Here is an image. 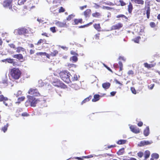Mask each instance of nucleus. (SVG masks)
<instances>
[{"instance_id": "nucleus-55", "label": "nucleus", "mask_w": 160, "mask_h": 160, "mask_svg": "<svg viewBox=\"0 0 160 160\" xmlns=\"http://www.w3.org/2000/svg\"><path fill=\"white\" fill-rule=\"evenodd\" d=\"M8 46L11 48L15 49V45L13 44H8Z\"/></svg>"}, {"instance_id": "nucleus-18", "label": "nucleus", "mask_w": 160, "mask_h": 160, "mask_svg": "<svg viewBox=\"0 0 160 160\" xmlns=\"http://www.w3.org/2000/svg\"><path fill=\"white\" fill-rule=\"evenodd\" d=\"M143 134L145 136H148L149 134V127H147L144 129L143 132Z\"/></svg>"}, {"instance_id": "nucleus-46", "label": "nucleus", "mask_w": 160, "mask_h": 160, "mask_svg": "<svg viewBox=\"0 0 160 160\" xmlns=\"http://www.w3.org/2000/svg\"><path fill=\"white\" fill-rule=\"evenodd\" d=\"M131 90L133 93L134 94H136V92L134 88L131 87Z\"/></svg>"}, {"instance_id": "nucleus-39", "label": "nucleus", "mask_w": 160, "mask_h": 160, "mask_svg": "<svg viewBox=\"0 0 160 160\" xmlns=\"http://www.w3.org/2000/svg\"><path fill=\"white\" fill-rule=\"evenodd\" d=\"M27 0H19L18 3L19 5H21L23 4Z\"/></svg>"}, {"instance_id": "nucleus-10", "label": "nucleus", "mask_w": 160, "mask_h": 160, "mask_svg": "<svg viewBox=\"0 0 160 160\" xmlns=\"http://www.w3.org/2000/svg\"><path fill=\"white\" fill-rule=\"evenodd\" d=\"M55 24L57 26L60 28L64 27L66 26V22H62L59 21H56Z\"/></svg>"}, {"instance_id": "nucleus-35", "label": "nucleus", "mask_w": 160, "mask_h": 160, "mask_svg": "<svg viewBox=\"0 0 160 160\" xmlns=\"http://www.w3.org/2000/svg\"><path fill=\"white\" fill-rule=\"evenodd\" d=\"M30 101H29V98H28V100L25 102V104L26 107L31 106Z\"/></svg>"}, {"instance_id": "nucleus-8", "label": "nucleus", "mask_w": 160, "mask_h": 160, "mask_svg": "<svg viewBox=\"0 0 160 160\" xmlns=\"http://www.w3.org/2000/svg\"><path fill=\"white\" fill-rule=\"evenodd\" d=\"M130 128L133 132L135 133H138L140 132L139 128L134 126H130Z\"/></svg>"}, {"instance_id": "nucleus-37", "label": "nucleus", "mask_w": 160, "mask_h": 160, "mask_svg": "<svg viewBox=\"0 0 160 160\" xmlns=\"http://www.w3.org/2000/svg\"><path fill=\"white\" fill-rule=\"evenodd\" d=\"M94 27L96 30L99 31L100 28L99 24H95L94 25Z\"/></svg>"}, {"instance_id": "nucleus-47", "label": "nucleus", "mask_w": 160, "mask_h": 160, "mask_svg": "<svg viewBox=\"0 0 160 160\" xmlns=\"http://www.w3.org/2000/svg\"><path fill=\"white\" fill-rule=\"evenodd\" d=\"M22 93V92L21 91H18L16 94H15V95L17 97H18L20 95H21Z\"/></svg>"}, {"instance_id": "nucleus-5", "label": "nucleus", "mask_w": 160, "mask_h": 160, "mask_svg": "<svg viewBox=\"0 0 160 160\" xmlns=\"http://www.w3.org/2000/svg\"><path fill=\"white\" fill-rule=\"evenodd\" d=\"M15 32H17L19 35H22L25 33H27L28 32V30L25 28H22L18 29L15 30Z\"/></svg>"}, {"instance_id": "nucleus-38", "label": "nucleus", "mask_w": 160, "mask_h": 160, "mask_svg": "<svg viewBox=\"0 0 160 160\" xmlns=\"http://www.w3.org/2000/svg\"><path fill=\"white\" fill-rule=\"evenodd\" d=\"M101 15L100 13L98 12H96L95 13H93L92 14V16L93 17H98L100 16Z\"/></svg>"}, {"instance_id": "nucleus-40", "label": "nucleus", "mask_w": 160, "mask_h": 160, "mask_svg": "<svg viewBox=\"0 0 160 160\" xmlns=\"http://www.w3.org/2000/svg\"><path fill=\"white\" fill-rule=\"evenodd\" d=\"M74 15L73 14H71L68 16L67 18V20L68 21L70 20L72 18L74 17Z\"/></svg>"}, {"instance_id": "nucleus-58", "label": "nucleus", "mask_w": 160, "mask_h": 160, "mask_svg": "<svg viewBox=\"0 0 160 160\" xmlns=\"http://www.w3.org/2000/svg\"><path fill=\"white\" fill-rule=\"evenodd\" d=\"M119 60H122L123 61H125L126 60V59L123 57L122 56H120L119 58Z\"/></svg>"}, {"instance_id": "nucleus-31", "label": "nucleus", "mask_w": 160, "mask_h": 160, "mask_svg": "<svg viewBox=\"0 0 160 160\" xmlns=\"http://www.w3.org/2000/svg\"><path fill=\"white\" fill-rule=\"evenodd\" d=\"M8 123H7V124L4 126V127H3L2 128V130L4 132H5L7 130L8 127Z\"/></svg>"}, {"instance_id": "nucleus-59", "label": "nucleus", "mask_w": 160, "mask_h": 160, "mask_svg": "<svg viewBox=\"0 0 160 160\" xmlns=\"http://www.w3.org/2000/svg\"><path fill=\"white\" fill-rule=\"evenodd\" d=\"M87 7V6L86 5H85L84 6H81L80 7V8L81 10H83L84 8H86Z\"/></svg>"}, {"instance_id": "nucleus-50", "label": "nucleus", "mask_w": 160, "mask_h": 160, "mask_svg": "<svg viewBox=\"0 0 160 160\" xmlns=\"http://www.w3.org/2000/svg\"><path fill=\"white\" fill-rule=\"evenodd\" d=\"M119 2L120 3L121 5L122 6H124L126 5V3L124 2L122 0H120Z\"/></svg>"}, {"instance_id": "nucleus-44", "label": "nucleus", "mask_w": 160, "mask_h": 160, "mask_svg": "<svg viewBox=\"0 0 160 160\" xmlns=\"http://www.w3.org/2000/svg\"><path fill=\"white\" fill-rule=\"evenodd\" d=\"M103 4L108 5L110 6H113L114 5V4L112 2H103Z\"/></svg>"}, {"instance_id": "nucleus-52", "label": "nucleus", "mask_w": 160, "mask_h": 160, "mask_svg": "<svg viewBox=\"0 0 160 160\" xmlns=\"http://www.w3.org/2000/svg\"><path fill=\"white\" fill-rule=\"evenodd\" d=\"M150 25L152 28H154L155 26V23L152 22L150 23Z\"/></svg>"}, {"instance_id": "nucleus-4", "label": "nucleus", "mask_w": 160, "mask_h": 160, "mask_svg": "<svg viewBox=\"0 0 160 160\" xmlns=\"http://www.w3.org/2000/svg\"><path fill=\"white\" fill-rule=\"evenodd\" d=\"M29 94L34 96H38L40 95L38 90L35 88H31L28 92Z\"/></svg>"}, {"instance_id": "nucleus-36", "label": "nucleus", "mask_w": 160, "mask_h": 160, "mask_svg": "<svg viewBox=\"0 0 160 160\" xmlns=\"http://www.w3.org/2000/svg\"><path fill=\"white\" fill-rule=\"evenodd\" d=\"M140 38V37L138 36L136 38H135L133 39V40L135 42L138 43Z\"/></svg>"}, {"instance_id": "nucleus-3", "label": "nucleus", "mask_w": 160, "mask_h": 160, "mask_svg": "<svg viewBox=\"0 0 160 160\" xmlns=\"http://www.w3.org/2000/svg\"><path fill=\"white\" fill-rule=\"evenodd\" d=\"M27 98H29V101H30L31 106L35 107L37 103L39 101L38 99H36L32 96H28Z\"/></svg>"}, {"instance_id": "nucleus-25", "label": "nucleus", "mask_w": 160, "mask_h": 160, "mask_svg": "<svg viewBox=\"0 0 160 160\" xmlns=\"http://www.w3.org/2000/svg\"><path fill=\"white\" fill-rule=\"evenodd\" d=\"M151 156L152 157V158H151V159H153L154 158L155 159H158L159 158V155L156 153H154L152 154Z\"/></svg>"}, {"instance_id": "nucleus-29", "label": "nucleus", "mask_w": 160, "mask_h": 160, "mask_svg": "<svg viewBox=\"0 0 160 160\" xmlns=\"http://www.w3.org/2000/svg\"><path fill=\"white\" fill-rule=\"evenodd\" d=\"M79 77V76H78L77 74H74L72 78V81H77L78 80V78Z\"/></svg>"}, {"instance_id": "nucleus-26", "label": "nucleus", "mask_w": 160, "mask_h": 160, "mask_svg": "<svg viewBox=\"0 0 160 160\" xmlns=\"http://www.w3.org/2000/svg\"><path fill=\"white\" fill-rule=\"evenodd\" d=\"M82 19H74V22L75 23L74 24L75 25H77L79 23H82Z\"/></svg>"}, {"instance_id": "nucleus-14", "label": "nucleus", "mask_w": 160, "mask_h": 160, "mask_svg": "<svg viewBox=\"0 0 160 160\" xmlns=\"http://www.w3.org/2000/svg\"><path fill=\"white\" fill-rule=\"evenodd\" d=\"M12 57L14 58H17L19 60L22 59L23 58V57L22 55L21 54L13 55L12 56Z\"/></svg>"}, {"instance_id": "nucleus-32", "label": "nucleus", "mask_w": 160, "mask_h": 160, "mask_svg": "<svg viewBox=\"0 0 160 160\" xmlns=\"http://www.w3.org/2000/svg\"><path fill=\"white\" fill-rule=\"evenodd\" d=\"M124 148H122L120 149L117 152V154L120 155H121L123 154L124 152Z\"/></svg>"}, {"instance_id": "nucleus-22", "label": "nucleus", "mask_w": 160, "mask_h": 160, "mask_svg": "<svg viewBox=\"0 0 160 160\" xmlns=\"http://www.w3.org/2000/svg\"><path fill=\"white\" fill-rule=\"evenodd\" d=\"M133 8V6L132 3L131 2H129L128 6V11L129 13H131Z\"/></svg>"}, {"instance_id": "nucleus-17", "label": "nucleus", "mask_w": 160, "mask_h": 160, "mask_svg": "<svg viewBox=\"0 0 160 160\" xmlns=\"http://www.w3.org/2000/svg\"><path fill=\"white\" fill-rule=\"evenodd\" d=\"M132 2H134L135 3L143 5L144 2L142 0H131Z\"/></svg>"}, {"instance_id": "nucleus-33", "label": "nucleus", "mask_w": 160, "mask_h": 160, "mask_svg": "<svg viewBox=\"0 0 160 160\" xmlns=\"http://www.w3.org/2000/svg\"><path fill=\"white\" fill-rule=\"evenodd\" d=\"M25 99V97H22L21 98H19L18 99V101L16 102V103H19L20 102L22 101H23Z\"/></svg>"}, {"instance_id": "nucleus-2", "label": "nucleus", "mask_w": 160, "mask_h": 160, "mask_svg": "<svg viewBox=\"0 0 160 160\" xmlns=\"http://www.w3.org/2000/svg\"><path fill=\"white\" fill-rule=\"evenodd\" d=\"M21 72L18 68H13L11 69L10 74L11 77L15 79H18L20 76Z\"/></svg>"}, {"instance_id": "nucleus-24", "label": "nucleus", "mask_w": 160, "mask_h": 160, "mask_svg": "<svg viewBox=\"0 0 160 160\" xmlns=\"http://www.w3.org/2000/svg\"><path fill=\"white\" fill-rule=\"evenodd\" d=\"M150 154V152L149 151H146L144 152L145 159H146L147 158H149Z\"/></svg>"}, {"instance_id": "nucleus-6", "label": "nucleus", "mask_w": 160, "mask_h": 160, "mask_svg": "<svg viewBox=\"0 0 160 160\" xmlns=\"http://www.w3.org/2000/svg\"><path fill=\"white\" fill-rule=\"evenodd\" d=\"M146 4L145 6V7L144 8V9L146 10V14L147 17L148 18H149L150 17V8L149 6V2H148L146 4V2H145Z\"/></svg>"}, {"instance_id": "nucleus-19", "label": "nucleus", "mask_w": 160, "mask_h": 160, "mask_svg": "<svg viewBox=\"0 0 160 160\" xmlns=\"http://www.w3.org/2000/svg\"><path fill=\"white\" fill-rule=\"evenodd\" d=\"M77 56H78L74 55L71 57L70 58V60L73 62H77L78 60Z\"/></svg>"}, {"instance_id": "nucleus-49", "label": "nucleus", "mask_w": 160, "mask_h": 160, "mask_svg": "<svg viewBox=\"0 0 160 160\" xmlns=\"http://www.w3.org/2000/svg\"><path fill=\"white\" fill-rule=\"evenodd\" d=\"M92 23V22H90L89 23V24H86V25H83V26H81L80 27H79V28H85L86 27H87L88 26V25H89V24H91Z\"/></svg>"}, {"instance_id": "nucleus-53", "label": "nucleus", "mask_w": 160, "mask_h": 160, "mask_svg": "<svg viewBox=\"0 0 160 160\" xmlns=\"http://www.w3.org/2000/svg\"><path fill=\"white\" fill-rule=\"evenodd\" d=\"M70 53L71 54L74 55H74L78 56V54L77 53H76L74 51H71Z\"/></svg>"}, {"instance_id": "nucleus-12", "label": "nucleus", "mask_w": 160, "mask_h": 160, "mask_svg": "<svg viewBox=\"0 0 160 160\" xmlns=\"http://www.w3.org/2000/svg\"><path fill=\"white\" fill-rule=\"evenodd\" d=\"M122 24L119 22L114 25L112 26V29L113 30L119 29L121 27H122Z\"/></svg>"}, {"instance_id": "nucleus-30", "label": "nucleus", "mask_w": 160, "mask_h": 160, "mask_svg": "<svg viewBox=\"0 0 160 160\" xmlns=\"http://www.w3.org/2000/svg\"><path fill=\"white\" fill-rule=\"evenodd\" d=\"M36 54L37 55H40V56H46L47 57H48V54H47L45 52H38L36 53Z\"/></svg>"}, {"instance_id": "nucleus-57", "label": "nucleus", "mask_w": 160, "mask_h": 160, "mask_svg": "<svg viewBox=\"0 0 160 160\" xmlns=\"http://www.w3.org/2000/svg\"><path fill=\"white\" fill-rule=\"evenodd\" d=\"M99 35H100V34L99 33L96 34L94 36V38H95L96 39H99Z\"/></svg>"}, {"instance_id": "nucleus-23", "label": "nucleus", "mask_w": 160, "mask_h": 160, "mask_svg": "<svg viewBox=\"0 0 160 160\" xmlns=\"http://www.w3.org/2000/svg\"><path fill=\"white\" fill-rule=\"evenodd\" d=\"M155 64H148L147 63H144V66L145 67L150 68L154 67Z\"/></svg>"}, {"instance_id": "nucleus-21", "label": "nucleus", "mask_w": 160, "mask_h": 160, "mask_svg": "<svg viewBox=\"0 0 160 160\" xmlns=\"http://www.w3.org/2000/svg\"><path fill=\"white\" fill-rule=\"evenodd\" d=\"M91 12V10L90 9H87L84 12V15L86 18L89 16Z\"/></svg>"}, {"instance_id": "nucleus-42", "label": "nucleus", "mask_w": 160, "mask_h": 160, "mask_svg": "<svg viewBox=\"0 0 160 160\" xmlns=\"http://www.w3.org/2000/svg\"><path fill=\"white\" fill-rule=\"evenodd\" d=\"M13 59L10 58H7L6 62L9 63H13Z\"/></svg>"}, {"instance_id": "nucleus-9", "label": "nucleus", "mask_w": 160, "mask_h": 160, "mask_svg": "<svg viewBox=\"0 0 160 160\" xmlns=\"http://www.w3.org/2000/svg\"><path fill=\"white\" fill-rule=\"evenodd\" d=\"M52 84L54 86L58 87H62L63 85H64L63 83H62L61 81L58 80L54 81Z\"/></svg>"}, {"instance_id": "nucleus-63", "label": "nucleus", "mask_w": 160, "mask_h": 160, "mask_svg": "<svg viewBox=\"0 0 160 160\" xmlns=\"http://www.w3.org/2000/svg\"><path fill=\"white\" fill-rule=\"evenodd\" d=\"M42 35L45 36L47 37H48V34L46 32L43 33L42 34Z\"/></svg>"}, {"instance_id": "nucleus-27", "label": "nucleus", "mask_w": 160, "mask_h": 160, "mask_svg": "<svg viewBox=\"0 0 160 160\" xmlns=\"http://www.w3.org/2000/svg\"><path fill=\"white\" fill-rule=\"evenodd\" d=\"M92 97L89 96V97L85 99L81 102V104H83V103H85L87 102L90 99H91Z\"/></svg>"}, {"instance_id": "nucleus-15", "label": "nucleus", "mask_w": 160, "mask_h": 160, "mask_svg": "<svg viewBox=\"0 0 160 160\" xmlns=\"http://www.w3.org/2000/svg\"><path fill=\"white\" fill-rule=\"evenodd\" d=\"M100 96L98 94H95L94 95V98L92 99L93 102H96L100 99Z\"/></svg>"}, {"instance_id": "nucleus-51", "label": "nucleus", "mask_w": 160, "mask_h": 160, "mask_svg": "<svg viewBox=\"0 0 160 160\" xmlns=\"http://www.w3.org/2000/svg\"><path fill=\"white\" fill-rule=\"evenodd\" d=\"M65 11V10L64 8L62 7H60V8L59 10V12H63Z\"/></svg>"}, {"instance_id": "nucleus-43", "label": "nucleus", "mask_w": 160, "mask_h": 160, "mask_svg": "<svg viewBox=\"0 0 160 160\" xmlns=\"http://www.w3.org/2000/svg\"><path fill=\"white\" fill-rule=\"evenodd\" d=\"M102 8L103 9H106L107 10H110L112 9V8L104 6H103L102 7Z\"/></svg>"}, {"instance_id": "nucleus-34", "label": "nucleus", "mask_w": 160, "mask_h": 160, "mask_svg": "<svg viewBox=\"0 0 160 160\" xmlns=\"http://www.w3.org/2000/svg\"><path fill=\"white\" fill-rule=\"evenodd\" d=\"M58 53V52L57 50H54L53 52H51V55L52 56H55Z\"/></svg>"}, {"instance_id": "nucleus-61", "label": "nucleus", "mask_w": 160, "mask_h": 160, "mask_svg": "<svg viewBox=\"0 0 160 160\" xmlns=\"http://www.w3.org/2000/svg\"><path fill=\"white\" fill-rule=\"evenodd\" d=\"M142 124H143V123L141 122H140L138 123V125L139 127L142 126Z\"/></svg>"}, {"instance_id": "nucleus-54", "label": "nucleus", "mask_w": 160, "mask_h": 160, "mask_svg": "<svg viewBox=\"0 0 160 160\" xmlns=\"http://www.w3.org/2000/svg\"><path fill=\"white\" fill-rule=\"evenodd\" d=\"M154 86V84H152L150 85L149 86H148V88L149 89H150V90H152Z\"/></svg>"}, {"instance_id": "nucleus-56", "label": "nucleus", "mask_w": 160, "mask_h": 160, "mask_svg": "<svg viewBox=\"0 0 160 160\" xmlns=\"http://www.w3.org/2000/svg\"><path fill=\"white\" fill-rule=\"evenodd\" d=\"M128 74L129 75H133V74H134V72H133L132 70H129L128 72Z\"/></svg>"}, {"instance_id": "nucleus-20", "label": "nucleus", "mask_w": 160, "mask_h": 160, "mask_svg": "<svg viewBox=\"0 0 160 160\" xmlns=\"http://www.w3.org/2000/svg\"><path fill=\"white\" fill-rule=\"evenodd\" d=\"M110 86V84L109 82L104 83L102 84V87L105 89H108Z\"/></svg>"}, {"instance_id": "nucleus-45", "label": "nucleus", "mask_w": 160, "mask_h": 160, "mask_svg": "<svg viewBox=\"0 0 160 160\" xmlns=\"http://www.w3.org/2000/svg\"><path fill=\"white\" fill-rule=\"evenodd\" d=\"M50 30L51 31H52V32L54 33L56 32V28L55 27H51L50 28Z\"/></svg>"}, {"instance_id": "nucleus-48", "label": "nucleus", "mask_w": 160, "mask_h": 160, "mask_svg": "<svg viewBox=\"0 0 160 160\" xmlns=\"http://www.w3.org/2000/svg\"><path fill=\"white\" fill-rule=\"evenodd\" d=\"M143 155V153L142 152H139L138 153V156L139 158H142Z\"/></svg>"}, {"instance_id": "nucleus-11", "label": "nucleus", "mask_w": 160, "mask_h": 160, "mask_svg": "<svg viewBox=\"0 0 160 160\" xmlns=\"http://www.w3.org/2000/svg\"><path fill=\"white\" fill-rule=\"evenodd\" d=\"M11 2L9 0H6L3 3V6L4 7H8L9 9H10L12 7L11 5Z\"/></svg>"}, {"instance_id": "nucleus-16", "label": "nucleus", "mask_w": 160, "mask_h": 160, "mask_svg": "<svg viewBox=\"0 0 160 160\" xmlns=\"http://www.w3.org/2000/svg\"><path fill=\"white\" fill-rule=\"evenodd\" d=\"M16 48V52L18 53L23 52L25 51V49L21 47H18Z\"/></svg>"}, {"instance_id": "nucleus-13", "label": "nucleus", "mask_w": 160, "mask_h": 160, "mask_svg": "<svg viewBox=\"0 0 160 160\" xmlns=\"http://www.w3.org/2000/svg\"><path fill=\"white\" fill-rule=\"evenodd\" d=\"M8 99L7 97H4L2 95H0V101L3 102V103L6 106H8V104L5 102V101L8 100Z\"/></svg>"}, {"instance_id": "nucleus-62", "label": "nucleus", "mask_w": 160, "mask_h": 160, "mask_svg": "<svg viewBox=\"0 0 160 160\" xmlns=\"http://www.w3.org/2000/svg\"><path fill=\"white\" fill-rule=\"evenodd\" d=\"M61 48L65 50H67L68 49V48L65 46H61Z\"/></svg>"}, {"instance_id": "nucleus-7", "label": "nucleus", "mask_w": 160, "mask_h": 160, "mask_svg": "<svg viewBox=\"0 0 160 160\" xmlns=\"http://www.w3.org/2000/svg\"><path fill=\"white\" fill-rule=\"evenodd\" d=\"M152 143V141L143 140L141 141L140 143L138 144V145L140 147H142L145 145H150Z\"/></svg>"}, {"instance_id": "nucleus-41", "label": "nucleus", "mask_w": 160, "mask_h": 160, "mask_svg": "<svg viewBox=\"0 0 160 160\" xmlns=\"http://www.w3.org/2000/svg\"><path fill=\"white\" fill-rule=\"evenodd\" d=\"M116 17L118 18H124L126 19H127V18L126 16H125L124 15H123V14L118 15Z\"/></svg>"}, {"instance_id": "nucleus-1", "label": "nucleus", "mask_w": 160, "mask_h": 160, "mask_svg": "<svg viewBox=\"0 0 160 160\" xmlns=\"http://www.w3.org/2000/svg\"><path fill=\"white\" fill-rule=\"evenodd\" d=\"M59 76L62 79L67 83H69L71 82L70 78V73L67 71H64L61 72L59 74Z\"/></svg>"}, {"instance_id": "nucleus-28", "label": "nucleus", "mask_w": 160, "mask_h": 160, "mask_svg": "<svg viewBox=\"0 0 160 160\" xmlns=\"http://www.w3.org/2000/svg\"><path fill=\"white\" fill-rule=\"evenodd\" d=\"M126 142V140H120L117 142V143L118 144L121 145L125 144Z\"/></svg>"}, {"instance_id": "nucleus-64", "label": "nucleus", "mask_w": 160, "mask_h": 160, "mask_svg": "<svg viewBox=\"0 0 160 160\" xmlns=\"http://www.w3.org/2000/svg\"><path fill=\"white\" fill-rule=\"evenodd\" d=\"M116 93V92H112L110 93V94L112 96H114Z\"/></svg>"}, {"instance_id": "nucleus-60", "label": "nucleus", "mask_w": 160, "mask_h": 160, "mask_svg": "<svg viewBox=\"0 0 160 160\" xmlns=\"http://www.w3.org/2000/svg\"><path fill=\"white\" fill-rule=\"evenodd\" d=\"M44 41V40L41 39L40 40H39L37 43V44H38L40 43H42Z\"/></svg>"}]
</instances>
